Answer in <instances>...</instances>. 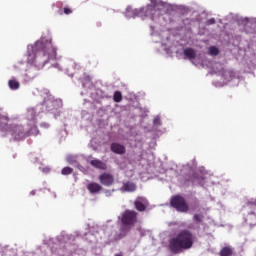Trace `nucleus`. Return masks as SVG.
I'll list each match as a JSON object with an SVG mask.
<instances>
[{
  "mask_svg": "<svg viewBox=\"0 0 256 256\" xmlns=\"http://www.w3.org/2000/svg\"><path fill=\"white\" fill-rule=\"evenodd\" d=\"M26 117L31 123H37V112L35 108H29L26 112Z\"/></svg>",
  "mask_w": 256,
  "mask_h": 256,
  "instance_id": "13",
  "label": "nucleus"
},
{
  "mask_svg": "<svg viewBox=\"0 0 256 256\" xmlns=\"http://www.w3.org/2000/svg\"><path fill=\"white\" fill-rule=\"evenodd\" d=\"M123 190L129 193H133L134 191H137V185H135V183L132 182H126L123 185Z\"/></svg>",
  "mask_w": 256,
  "mask_h": 256,
  "instance_id": "15",
  "label": "nucleus"
},
{
  "mask_svg": "<svg viewBox=\"0 0 256 256\" xmlns=\"http://www.w3.org/2000/svg\"><path fill=\"white\" fill-rule=\"evenodd\" d=\"M57 55V50L53 48L51 44H48L44 49L38 51L36 54H29L27 58V63L29 65H35L38 63L41 57H47V59H51Z\"/></svg>",
  "mask_w": 256,
  "mask_h": 256,
  "instance_id": "2",
  "label": "nucleus"
},
{
  "mask_svg": "<svg viewBox=\"0 0 256 256\" xmlns=\"http://www.w3.org/2000/svg\"><path fill=\"white\" fill-rule=\"evenodd\" d=\"M90 165L95 169H101L102 171H105V169H107V164L99 159L91 160Z\"/></svg>",
  "mask_w": 256,
  "mask_h": 256,
  "instance_id": "11",
  "label": "nucleus"
},
{
  "mask_svg": "<svg viewBox=\"0 0 256 256\" xmlns=\"http://www.w3.org/2000/svg\"><path fill=\"white\" fill-rule=\"evenodd\" d=\"M44 103L45 105H53L54 102L51 100H45Z\"/></svg>",
  "mask_w": 256,
  "mask_h": 256,
  "instance_id": "26",
  "label": "nucleus"
},
{
  "mask_svg": "<svg viewBox=\"0 0 256 256\" xmlns=\"http://www.w3.org/2000/svg\"><path fill=\"white\" fill-rule=\"evenodd\" d=\"M99 181L104 187H111L115 183V177L109 172H104L99 176Z\"/></svg>",
  "mask_w": 256,
  "mask_h": 256,
  "instance_id": "7",
  "label": "nucleus"
},
{
  "mask_svg": "<svg viewBox=\"0 0 256 256\" xmlns=\"http://www.w3.org/2000/svg\"><path fill=\"white\" fill-rule=\"evenodd\" d=\"M9 135H11L14 141H23L29 137V133L22 125H14L8 130Z\"/></svg>",
  "mask_w": 256,
  "mask_h": 256,
  "instance_id": "4",
  "label": "nucleus"
},
{
  "mask_svg": "<svg viewBox=\"0 0 256 256\" xmlns=\"http://www.w3.org/2000/svg\"><path fill=\"white\" fill-rule=\"evenodd\" d=\"M139 214L135 210H126L122 213L121 223L122 225H130V227H135L138 221Z\"/></svg>",
  "mask_w": 256,
  "mask_h": 256,
  "instance_id": "5",
  "label": "nucleus"
},
{
  "mask_svg": "<svg viewBox=\"0 0 256 256\" xmlns=\"http://www.w3.org/2000/svg\"><path fill=\"white\" fill-rule=\"evenodd\" d=\"M183 55L190 61H193V59L197 57V52H195V49L193 48H185L183 50Z\"/></svg>",
  "mask_w": 256,
  "mask_h": 256,
  "instance_id": "12",
  "label": "nucleus"
},
{
  "mask_svg": "<svg viewBox=\"0 0 256 256\" xmlns=\"http://www.w3.org/2000/svg\"><path fill=\"white\" fill-rule=\"evenodd\" d=\"M220 256H232L233 255V249L231 247H223L219 253Z\"/></svg>",
  "mask_w": 256,
  "mask_h": 256,
  "instance_id": "17",
  "label": "nucleus"
},
{
  "mask_svg": "<svg viewBox=\"0 0 256 256\" xmlns=\"http://www.w3.org/2000/svg\"><path fill=\"white\" fill-rule=\"evenodd\" d=\"M206 25H215V18L207 20Z\"/></svg>",
  "mask_w": 256,
  "mask_h": 256,
  "instance_id": "24",
  "label": "nucleus"
},
{
  "mask_svg": "<svg viewBox=\"0 0 256 256\" xmlns=\"http://www.w3.org/2000/svg\"><path fill=\"white\" fill-rule=\"evenodd\" d=\"M195 243V235L188 229L181 230L175 237L169 240V249L178 254L191 249Z\"/></svg>",
  "mask_w": 256,
  "mask_h": 256,
  "instance_id": "1",
  "label": "nucleus"
},
{
  "mask_svg": "<svg viewBox=\"0 0 256 256\" xmlns=\"http://www.w3.org/2000/svg\"><path fill=\"white\" fill-rule=\"evenodd\" d=\"M26 133H28V137H31V135H37L39 133V128H37V123L32 122V127L26 130Z\"/></svg>",
  "mask_w": 256,
  "mask_h": 256,
  "instance_id": "16",
  "label": "nucleus"
},
{
  "mask_svg": "<svg viewBox=\"0 0 256 256\" xmlns=\"http://www.w3.org/2000/svg\"><path fill=\"white\" fill-rule=\"evenodd\" d=\"M114 256H123V254H115Z\"/></svg>",
  "mask_w": 256,
  "mask_h": 256,
  "instance_id": "28",
  "label": "nucleus"
},
{
  "mask_svg": "<svg viewBox=\"0 0 256 256\" xmlns=\"http://www.w3.org/2000/svg\"><path fill=\"white\" fill-rule=\"evenodd\" d=\"M64 13L65 15H71V13H73V10H71V8H64Z\"/></svg>",
  "mask_w": 256,
  "mask_h": 256,
  "instance_id": "23",
  "label": "nucleus"
},
{
  "mask_svg": "<svg viewBox=\"0 0 256 256\" xmlns=\"http://www.w3.org/2000/svg\"><path fill=\"white\" fill-rule=\"evenodd\" d=\"M132 227L133 226L122 224V226L120 227V234L116 235L114 238H111L110 242L119 241V239H123V237H126L127 233H129V231H131Z\"/></svg>",
  "mask_w": 256,
  "mask_h": 256,
  "instance_id": "8",
  "label": "nucleus"
},
{
  "mask_svg": "<svg viewBox=\"0 0 256 256\" xmlns=\"http://www.w3.org/2000/svg\"><path fill=\"white\" fill-rule=\"evenodd\" d=\"M8 125H9V117L5 115H0V130L7 131Z\"/></svg>",
  "mask_w": 256,
  "mask_h": 256,
  "instance_id": "14",
  "label": "nucleus"
},
{
  "mask_svg": "<svg viewBox=\"0 0 256 256\" xmlns=\"http://www.w3.org/2000/svg\"><path fill=\"white\" fill-rule=\"evenodd\" d=\"M154 125H161V119L159 117L154 118Z\"/></svg>",
  "mask_w": 256,
  "mask_h": 256,
  "instance_id": "25",
  "label": "nucleus"
},
{
  "mask_svg": "<svg viewBox=\"0 0 256 256\" xmlns=\"http://www.w3.org/2000/svg\"><path fill=\"white\" fill-rule=\"evenodd\" d=\"M35 193H36L35 190H32V191L30 192L31 195H35Z\"/></svg>",
  "mask_w": 256,
  "mask_h": 256,
  "instance_id": "27",
  "label": "nucleus"
},
{
  "mask_svg": "<svg viewBox=\"0 0 256 256\" xmlns=\"http://www.w3.org/2000/svg\"><path fill=\"white\" fill-rule=\"evenodd\" d=\"M110 149L112 153H116V155H124L126 149L123 146V144H119L117 142H114L111 144Z\"/></svg>",
  "mask_w": 256,
  "mask_h": 256,
  "instance_id": "10",
  "label": "nucleus"
},
{
  "mask_svg": "<svg viewBox=\"0 0 256 256\" xmlns=\"http://www.w3.org/2000/svg\"><path fill=\"white\" fill-rule=\"evenodd\" d=\"M87 190L92 195H97V193H101V191L103 190V186H101L97 182H91L87 185Z\"/></svg>",
  "mask_w": 256,
  "mask_h": 256,
  "instance_id": "9",
  "label": "nucleus"
},
{
  "mask_svg": "<svg viewBox=\"0 0 256 256\" xmlns=\"http://www.w3.org/2000/svg\"><path fill=\"white\" fill-rule=\"evenodd\" d=\"M209 55H213V56L219 55V48H217L215 46H211L209 48Z\"/></svg>",
  "mask_w": 256,
  "mask_h": 256,
  "instance_id": "20",
  "label": "nucleus"
},
{
  "mask_svg": "<svg viewBox=\"0 0 256 256\" xmlns=\"http://www.w3.org/2000/svg\"><path fill=\"white\" fill-rule=\"evenodd\" d=\"M193 220L196 222V223H201L203 221V215H200V214H195L193 216Z\"/></svg>",
  "mask_w": 256,
  "mask_h": 256,
  "instance_id": "22",
  "label": "nucleus"
},
{
  "mask_svg": "<svg viewBox=\"0 0 256 256\" xmlns=\"http://www.w3.org/2000/svg\"><path fill=\"white\" fill-rule=\"evenodd\" d=\"M73 173V168L71 167H64L61 171L62 175H71Z\"/></svg>",
  "mask_w": 256,
  "mask_h": 256,
  "instance_id": "21",
  "label": "nucleus"
},
{
  "mask_svg": "<svg viewBox=\"0 0 256 256\" xmlns=\"http://www.w3.org/2000/svg\"><path fill=\"white\" fill-rule=\"evenodd\" d=\"M135 210L143 213V211H147V207H149V200L143 196H138L134 201Z\"/></svg>",
  "mask_w": 256,
  "mask_h": 256,
  "instance_id": "6",
  "label": "nucleus"
},
{
  "mask_svg": "<svg viewBox=\"0 0 256 256\" xmlns=\"http://www.w3.org/2000/svg\"><path fill=\"white\" fill-rule=\"evenodd\" d=\"M170 205L178 211V213H188L189 212V204L187 203V200H185V197L181 195H175L172 196L170 200Z\"/></svg>",
  "mask_w": 256,
  "mask_h": 256,
  "instance_id": "3",
  "label": "nucleus"
},
{
  "mask_svg": "<svg viewBox=\"0 0 256 256\" xmlns=\"http://www.w3.org/2000/svg\"><path fill=\"white\" fill-rule=\"evenodd\" d=\"M113 100L115 103H121L123 101V94L120 91L114 92Z\"/></svg>",
  "mask_w": 256,
  "mask_h": 256,
  "instance_id": "19",
  "label": "nucleus"
},
{
  "mask_svg": "<svg viewBox=\"0 0 256 256\" xmlns=\"http://www.w3.org/2000/svg\"><path fill=\"white\" fill-rule=\"evenodd\" d=\"M8 86L10 89H12L13 91L19 89V87L21 86V84H19V81L12 79L8 81Z\"/></svg>",
  "mask_w": 256,
  "mask_h": 256,
  "instance_id": "18",
  "label": "nucleus"
}]
</instances>
